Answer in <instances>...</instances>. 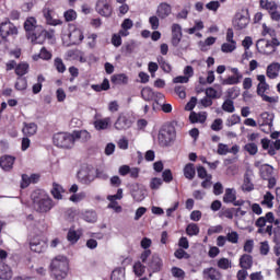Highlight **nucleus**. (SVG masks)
Masks as SVG:
<instances>
[{
    "label": "nucleus",
    "instance_id": "680f3d73",
    "mask_svg": "<svg viewBox=\"0 0 280 280\" xmlns=\"http://www.w3.org/2000/svg\"><path fill=\"white\" fill-rule=\"evenodd\" d=\"M16 91H25L27 89V80L25 78H19L15 82Z\"/></svg>",
    "mask_w": 280,
    "mask_h": 280
},
{
    "label": "nucleus",
    "instance_id": "aec40b11",
    "mask_svg": "<svg viewBox=\"0 0 280 280\" xmlns=\"http://www.w3.org/2000/svg\"><path fill=\"white\" fill-rule=\"evenodd\" d=\"M279 72H280V63L279 62H272L267 67V78L269 80H277L279 78Z\"/></svg>",
    "mask_w": 280,
    "mask_h": 280
},
{
    "label": "nucleus",
    "instance_id": "39448f33",
    "mask_svg": "<svg viewBox=\"0 0 280 280\" xmlns=\"http://www.w3.org/2000/svg\"><path fill=\"white\" fill-rule=\"evenodd\" d=\"M280 46V42L277 38L268 39H259L256 44V47L260 54H265L266 56H270V54H275L277 48Z\"/></svg>",
    "mask_w": 280,
    "mask_h": 280
},
{
    "label": "nucleus",
    "instance_id": "9d476101",
    "mask_svg": "<svg viewBox=\"0 0 280 280\" xmlns=\"http://www.w3.org/2000/svg\"><path fill=\"white\" fill-rule=\"evenodd\" d=\"M63 43L69 47L71 45H80L84 40V33L80 28H73L68 35H63Z\"/></svg>",
    "mask_w": 280,
    "mask_h": 280
},
{
    "label": "nucleus",
    "instance_id": "37998d69",
    "mask_svg": "<svg viewBox=\"0 0 280 280\" xmlns=\"http://www.w3.org/2000/svg\"><path fill=\"white\" fill-rule=\"evenodd\" d=\"M186 233L189 237H194V235H198L200 233V228L196 223H189L186 228Z\"/></svg>",
    "mask_w": 280,
    "mask_h": 280
},
{
    "label": "nucleus",
    "instance_id": "bb28decb",
    "mask_svg": "<svg viewBox=\"0 0 280 280\" xmlns=\"http://www.w3.org/2000/svg\"><path fill=\"white\" fill-rule=\"evenodd\" d=\"M189 119L191 124H205V121H207V112H202V113L191 112Z\"/></svg>",
    "mask_w": 280,
    "mask_h": 280
},
{
    "label": "nucleus",
    "instance_id": "a19ab883",
    "mask_svg": "<svg viewBox=\"0 0 280 280\" xmlns=\"http://www.w3.org/2000/svg\"><path fill=\"white\" fill-rule=\"evenodd\" d=\"M112 280H126V269L125 268H116L112 272Z\"/></svg>",
    "mask_w": 280,
    "mask_h": 280
},
{
    "label": "nucleus",
    "instance_id": "5701e85b",
    "mask_svg": "<svg viewBox=\"0 0 280 280\" xmlns=\"http://www.w3.org/2000/svg\"><path fill=\"white\" fill-rule=\"evenodd\" d=\"M12 279V268L5 265V262L0 261V280H10Z\"/></svg>",
    "mask_w": 280,
    "mask_h": 280
},
{
    "label": "nucleus",
    "instance_id": "a18cd8bd",
    "mask_svg": "<svg viewBox=\"0 0 280 280\" xmlns=\"http://www.w3.org/2000/svg\"><path fill=\"white\" fill-rule=\"evenodd\" d=\"M159 66L162 68L164 73H172V65L165 60L163 57L158 58Z\"/></svg>",
    "mask_w": 280,
    "mask_h": 280
},
{
    "label": "nucleus",
    "instance_id": "e2e57ef3",
    "mask_svg": "<svg viewBox=\"0 0 280 280\" xmlns=\"http://www.w3.org/2000/svg\"><path fill=\"white\" fill-rule=\"evenodd\" d=\"M97 45V34L92 33L88 35V46L90 49H94V47Z\"/></svg>",
    "mask_w": 280,
    "mask_h": 280
},
{
    "label": "nucleus",
    "instance_id": "49530a36",
    "mask_svg": "<svg viewBox=\"0 0 280 280\" xmlns=\"http://www.w3.org/2000/svg\"><path fill=\"white\" fill-rule=\"evenodd\" d=\"M63 19L67 23H71V21H75L78 19V13L73 9H69L63 13Z\"/></svg>",
    "mask_w": 280,
    "mask_h": 280
},
{
    "label": "nucleus",
    "instance_id": "13d9d810",
    "mask_svg": "<svg viewBox=\"0 0 280 280\" xmlns=\"http://www.w3.org/2000/svg\"><path fill=\"white\" fill-rule=\"evenodd\" d=\"M229 100H237L240 97V88H230L226 91Z\"/></svg>",
    "mask_w": 280,
    "mask_h": 280
},
{
    "label": "nucleus",
    "instance_id": "9b49d317",
    "mask_svg": "<svg viewBox=\"0 0 280 280\" xmlns=\"http://www.w3.org/2000/svg\"><path fill=\"white\" fill-rule=\"evenodd\" d=\"M132 127V117L129 114H119L118 118L114 124L116 130H128Z\"/></svg>",
    "mask_w": 280,
    "mask_h": 280
},
{
    "label": "nucleus",
    "instance_id": "2f4dec72",
    "mask_svg": "<svg viewBox=\"0 0 280 280\" xmlns=\"http://www.w3.org/2000/svg\"><path fill=\"white\" fill-rule=\"evenodd\" d=\"M79 211L78 209H74V208H68L66 211H65V220L67 222H75V218H78L79 215Z\"/></svg>",
    "mask_w": 280,
    "mask_h": 280
},
{
    "label": "nucleus",
    "instance_id": "7c9ffc66",
    "mask_svg": "<svg viewBox=\"0 0 280 280\" xmlns=\"http://www.w3.org/2000/svg\"><path fill=\"white\" fill-rule=\"evenodd\" d=\"M51 51L47 50V48L43 47L39 54L33 55V60H51Z\"/></svg>",
    "mask_w": 280,
    "mask_h": 280
},
{
    "label": "nucleus",
    "instance_id": "4c0bfd02",
    "mask_svg": "<svg viewBox=\"0 0 280 280\" xmlns=\"http://www.w3.org/2000/svg\"><path fill=\"white\" fill-rule=\"evenodd\" d=\"M91 89L96 91V93H101V91H108V89H110V81H108V79H104L102 84H92Z\"/></svg>",
    "mask_w": 280,
    "mask_h": 280
},
{
    "label": "nucleus",
    "instance_id": "473e14b6",
    "mask_svg": "<svg viewBox=\"0 0 280 280\" xmlns=\"http://www.w3.org/2000/svg\"><path fill=\"white\" fill-rule=\"evenodd\" d=\"M131 196L136 202H141L142 200H145V190L143 187H138L132 190Z\"/></svg>",
    "mask_w": 280,
    "mask_h": 280
},
{
    "label": "nucleus",
    "instance_id": "052dcab7",
    "mask_svg": "<svg viewBox=\"0 0 280 280\" xmlns=\"http://www.w3.org/2000/svg\"><path fill=\"white\" fill-rule=\"evenodd\" d=\"M171 272H172L173 277H175V279H180V280L185 279V270H183L178 267H173L171 269Z\"/></svg>",
    "mask_w": 280,
    "mask_h": 280
},
{
    "label": "nucleus",
    "instance_id": "393cba45",
    "mask_svg": "<svg viewBox=\"0 0 280 280\" xmlns=\"http://www.w3.org/2000/svg\"><path fill=\"white\" fill-rule=\"evenodd\" d=\"M38 126L34 122H24V127L22 129L23 135L25 137H34V135L37 132Z\"/></svg>",
    "mask_w": 280,
    "mask_h": 280
},
{
    "label": "nucleus",
    "instance_id": "4468645a",
    "mask_svg": "<svg viewBox=\"0 0 280 280\" xmlns=\"http://www.w3.org/2000/svg\"><path fill=\"white\" fill-rule=\"evenodd\" d=\"M96 12L101 16H112L113 15V7L110 5V0H98L96 2Z\"/></svg>",
    "mask_w": 280,
    "mask_h": 280
},
{
    "label": "nucleus",
    "instance_id": "f257e3e1",
    "mask_svg": "<svg viewBox=\"0 0 280 280\" xmlns=\"http://www.w3.org/2000/svg\"><path fill=\"white\" fill-rule=\"evenodd\" d=\"M33 208L37 213H48L54 209V199L47 195L44 190H35L31 195Z\"/></svg>",
    "mask_w": 280,
    "mask_h": 280
},
{
    "label": "nucleus",
    "instance_id": "c85d7f7f",
    "mask_svg": "<svg viewBox=\"0 0 280 280\" xmlns=\"http://www.w3.org/2000/svg\"><path fill=\"white\" fill-rule=\"evenodd\" d=\"M112 119L110 117L97 119L94 121V128L96 130H108V126H110Z\"/></svg>",
    "mask_w": 280,
    "mask_h": 280
},
{
    "label": "nucleus",
    "instance_id": "a878e982",
    "mask_svg": "<svg viewBox=\"0 0 280 280\" xmlns=\"http://www.w3.org/2000/svg\"><path fill=\"white\" fill-rule=\"evenodd\" d=\"M50 194L55 198V200H62L65 188L58 183H52V188L50 190Z\"/></svg>",
    "mask_w": 280,
    "mask_h": 280
},
{
    "label": "nucleus",
    "instance_id": "e433bc0d",
    "mask_svg": "<svg viewBox=\"0 0 280 280\" xmlns=\"http://www.w3.org/2000/svg\"><path fill=\"white\" fill-rule=\"evenodd\" d=\"M275 195L270 191H267L264 195V199L261 201V205H264L265 207H267L268 209H272V207H275Z\"/></svg>",
    "mask_w": 280,
    "mask_h": 280
},
{
    "label": "nucleus",
    "instance_id": "f03ea898",
    "mask_svg": "<svg viewBox=\"0 0 280 280\" xmlns=\"http://www.w3.org/2000/svg\"><path fill=\"white\" fill-rule=\"evenodd\" d=\"M50 270L56 280L67 279L69 272V259L65 256H57L50 264Z\"/></svg>",
    "mask_w": 280,
    "mask_h": 280
},
{
    "label": "nucleus",
    "instance_id": "6e6d98bb",
    "mask_svg": "<svg viewBox=\"0 0 280 280\" xmlns=\"http://www.w3.org/2000/svg\"><path fill=\"white\" fill-rule=\"evenodd\" d=\"M222 109L225 113H235V105H234L233 101H231V100L224 101V103L222 104Z\"/></svg>",
    "mask_w": 280,
    "mask_h": 280
},
{
    "label": "nucleus",
    "instance_id": "3c124183",
    "mask_svg": "<svg viewBox=\"0 0 280 280\" xmlns=\"http://www.w3.org/2000/svg\"><path fill=\"white\" fill-rule=\"evenodd\" d=\"M240 121H242V118L240 117V115L233 114L231 117L228 118L225 126H228V128H231L240 124Z\"/></svg>",
    "mask_w": 280,
    "mask_h": 280
},
{
    "label": "nucleus",
    "instance_id": "bf43d9fd",
    "mask_svg": "<svg viewBox=\"0 0 280 280\" xmlns=\"http://www.w3.org/2000/svg\"><path fill=\"white\" fill-rule=\"evenodd\" d=\"M245 151L248 152L252 156H255L257 152H259V149L257 148V144L255 142H250L245 144Z\"/></svg>",
    "mask_w": 280,
    "mask_h": 280
},
{
    "label": "nucleus",
    "instance_id": "69168bd1",
    "mask_svg": "<svg viewBox=\"0 0 280 280\" xmlns=\"http://www.w3.org/2000/svg\"><path fill=\"white\" fill-rule=\"evenodd\" d=\"M215 40H218L215 37H208L205 42H200V47L202 50L207 49L206 47H211V45H215Z\"/></svg>",
    "mask_w": 280,
    "mask_h": 280
},
{
    "label": "nucleus",
    "instance_id": "412c9836",
    "mask_svg": "<svg viewBox=\"0 0 280 280\" xmlns=\"http://www.w3.org/2000/svg\"><path fill=\"white\" fill-rule=\"evenodd\" d=\"M203 277L205 279H210V280L222 279V275L220 273V271H218V269L213 267L203 269Z\"/></svg>",
    "mask_w": 280,
    "mask_h": 280
},
{
    "label": "nucleus",
    "instance_id": "4d7b16f0",
    "mask_svg": "<svg viewBox=\"0 0 280 280\" xmlns=\"http://www.w3.org/2000/svg\"><path fill=\"white\" fill-rule=\"evenodd\" d=\"M217 266L221 270H229L231 268V260L229 258H221L218 260Z\"/></svg>",
    "mask_w": 280,
    "mask_h": 280
},
{
    "label": "nucleus",
    "instance_id": "603ef678",
    "mask_svg": "<svg viewBox=\"0 0 280 280\" xmlns=\"http://www.w3.org/2000/svg\"><path fill=\"white\" fill-rule=\"evenodd\" d=\"M84 198H86V192L81 191L79 194L74 192L72 196H70L69 200L70 202H74L75 205H78V202H82Z\"/></svg>",
    "mask_w": 280,
    "mask_h": 280
},
{
    "label": "nucleus",
    "instance_id": "6ab92c4d",
    "mask_svg": "<svg viewBox=\"0 0 280 280\" xmlns=\"http://www.w3.org/2000/svg\"><path fill=\"white\" fill-rule=\"evenodd\" d=\"M156 14L159 19H167V16L172 14V5H170L167 2H162L158 7Z\"/></svg>",
    "mask_w": 280,
    "mask_h": 280
},
{
    "label": "nucleus",
    "instance_id": "58836bf2",
    "mask_svg": "<svg viewBox=\"0 0 280 280\" xmlns=\"http://www.w3.org/2000/svg\"><path fill=\"white\" fill-rule=\"evenodd\" d=\"M240 82H242V78L241 77H236V75H231L226 79H223L221 81V84H223V86H233L235 84H240Z\"/></svg>",
    "mask_w": 280,
    "mask_h": 280
},
{
    "label": "nucleus",
    "instance_id": "423d86ee",
    "mask_svg": "<svg viewBox=\"0 0 280 280\" xmlns=\"http://www.w3.org/2000/svg\"><path fill=\"white\" fill-rule=\"evenodd\" d=\"M256 78L259 81L257 85V95H259L264 100V102L275 104L277 100L275 97L266 95V91H270V85L268 84V82H266V75L258 74Z\"/></svg>",
    "mask_w": 280,
    "mask_h": 280
},
{
    "label": "nucleus",
    "instance_id": "c756f323",
    "mask_svg": "<svg viewBox=\"0 0 280 280\" xmlns=\"http://www.w3.org/2000/svg\"><path fill=\"white\" fill-rule=\"evenodd\" d=\"M184 176L188 180H194L196 178V166L192 163H188L184 167Z\"/></svg>",
    "mask_w": 280,
    "mask_h": 280
},
{
    "label": "nucleus",
    "instance_id": "dca6fc26",
    "mask_svg": "<svg viewBox=\"0 0 280 280\" xmlns=\"http://www.w3.org/2000/svg\"><path fill=\"white\" fill-rule=\"evenodd\" d=\"M55 14H56V11H54V9H50L49 7H45L43 9V15L46 19V23L48 25H52V26L62 25V21L54 18Z\"/></svg>",
    "mask_w": 280,
    "mask_h": 280
},
{
    "label": "nucleus",
    "instance_id": "0e129e2a",
    "mask_svg": "<svg viewBox=\"0 0 280 280\" xmlns=\"http://www.w3.org/2000/svg\"><path fill=\"white\" fill-rule=\"evenodd\" d=\"M174 256L176 257V259H189L191 256L185 252V249L179 248L177 250H175Z\"/></svg>",
    "mask_w": 280,
    "mask_h": 280
},
{
    "label": "nucleus",
    "instance_id": "338daca9",
    "mask_svg": "<svg viewBox=\"0 0 280 280\" xmlns=\"http://www.w3.org/2000/svg\"><path fill=\"white\" fill-rule=\"evenodd\" d=\"M222 119L221 118H217L214 119V121L211 125V130H213L214 132H220V130H222Z\"/></svg>",
    "mask_w": 280,
    "mask_h": 280
},
{
    "label": "nucleus",
    "instance_id": "cd10ccee",
    "mask_svg": "<svg viewBox=\"0 0 280 280\" xmlns=\"http://www.w3.org/2000/svg\"><path fill=\"white\" fill-rule=\"evenodd\" d=\"M240 266L243 270H250V268H253V256L248 254L241 256Z\"/></svg>",
    "mask_w": 280,
    "mask_h": 280
},
{
    "label": "nucleus",
    "instance_id": "5fc2aeb1",
    "mask_svg": "<svg viewBox=\"0 0 280 280\" xmlns=\"http://www.w3.org/2000/svg\"><path fill=\"white\" fill-rule=\"evenodd\" d=\"M225 238L230 244H237L240 242V234L236 231L229 232Z\"/></svg>",
    "mask_w": 280,
    "mask_h": 280
},
{
    "label": "nucleus",
    "instance_id": "f704fd0d",
    "mask_svg": "<svg viewBox=\"0 0 280 280\" xmlns=\"http://www.w3.org/2000/svg\"><path fill=\"white\" fill-rule=\"evenodd\" d=\"M154 90L149 86H145L141 90V97L144 102H153L154 100Z\"/></svg>",
    "mask_w": 280,
    "mask_h": 280
},
{
    "label": "nucleus",
    "instance_id": "864d4df0",
    "mask_svg": "<svg viewBox=\"0 0 280 280\" xmlns=\"http://www.w3.org/2000/svg\"><path fill=\"white\" fill-rule=\"evenodd\" d=\"M242 187L244 191H253L254 189L253 182H250V177L248 176V173L244 175V183Z\"/></svg>",
    "mask_w": 280,
    "mask_h": 280
},
{
    "label": "nucleus",
    "instance_id": "4be33fe9",
    "mask_svg": "<svg viewBox=\"0 0 280 280\" xmlns=\"http://www.w3.org/2000/svg\"><path fill=\"white\" fill-rule=\"evenodd\" d=\"M217 89L214 88H208L206 89V95L210 100H220L222 97V86L221 85H215Z\"/></svg>",
    "mask_w": 280,
    "mask_h": 280
},
{
    "label": "nucleus",
    "instance_id": "c03bdc74",
    "mask_svg": "<svg viewBox=\"0 0 280 280\" xmlns=\"http://www.w3.org/2000/svg\"><path fill=\"white\" fill-rule=\"evenodd\" d=\"M38 26L36 25V19L35 18H28L24 23V30L26 32H34Z\"/></svg>",
    "mask_w": 280,
    "mask_h": 280
},
{
    "label": "nucleus",
    "instance_id": "20e7f679",
    "mask_svg": "<svg viewBox=\"0 0 280 280\" xmlns=\"http://www.w3.org/2000/svg\"><path fill=\"white\" fill-rule=\"evenodd\" d=\"M159 144L162 148H167L176 141V130L172 126H164L160 129L158 135Z\"/></svg>",
    "mask_w": 280,
    "mask_h": 280
},
{
    "label": "nucleus",
    "instance_id": "6e6552de",
    "mask_svg": "<svg viewBox=\"0 0 280 280\" xmlns=\"http://www.w3.org/2000/svg\"><path fill=\"white\" fill-rule=\"evenodd\" d=\"M235 33L233 28H228L225 35V43L221 45V51L223 54H233L237 49V42L235 40Z\"/></svg>",
    "mask_w": 280,
    "mask_h": 280
},
{
    "label": "nucleus",
    "instance_id": "72a5a7b5",
    "mask_svg": "<svg viewBox=\"0 0 280 280\" xmlns=\"http://www.w3.org/2000/svg\"><path fill=\"white\" fill-rule=\"evenodd\" d=\"M275 168L271 165L265 164L260 168V175L264 180H268V178L272 177Z\"/></svg>",
    "mask_w": 280,
    "mask_h": 280
},
{
    "label": "nucleus",
    "instance_id": "0eeeda50",
    "mask_svg": "<svg viewBox=\"0 0 280 280\" xmlns=\"http://www.w3.org/2000/svg\"><path fill=\"white\" fill-rule=\"evenodd\" d=\"M54 145H57V148H66L71 149L73 148V133H67V132H59L56 133L52 138Z\"/></svg>",
    "mask_w": 280,
    "mask_h": 280
},
{
    "label": "nucleus",
    "instance_id": "ddd939ff",
    "mask_svg": "<svg viewBox=\"0 0 280 280\" xmlns=\"http://www.w3.org/2000/svg\"><path fill=\"white\" fill-rule=\"evenodd\" d=\"M19 30L12 24V22H2L0 24V36L5 40L8 36H16Z\"/></svg>",
    "mask_w": 280,
    "mask_h": 280
},
{
    "label": "nucleus",
    "instance_id": "de8ad7c7",
    "mask_svg": "<svg viewBox=\"0 0 280 280\" xmlns=\"http://www.w3.org/2000/svg\"><path fill=\"white\" fill-rule=\"evenodd\" d=\"M114 84H126L128 82V75L120 73L112 77Z\"/></svg>",
    "mask_w": 280,
    "mask_h": 280
},
{
    "label": "nucleus",
    "instance_id": "c9c22d12",
    "mask_svg": "<svg viewBox=\"0 0 280 280\" xmlns=\"http://www.w3.org/2000/svg\"><path fill=\"white\" fill-rule=\"evenodd\" d=\"M259 3H260V8H262V10H267V12L269 13L275 12V10L278 9L277 2L275 1L260 0Z\"/></svg>",
    "mask_w": 280,
    "mask_h": 280
},
{
    "label": "nucleus",
    "instance_id": "8fccbe9b",
    "mask_svg": "<svg viewBox=\"0 0 280 280\" xmlns=\"http://www.w3.org/2000/svg\"><path fill=\"white\" fill-rule=\"evenodd\" d=\"M54 65L58 73H65L67 71V66H65L60 57L55 58Z\"/></svg>",
    "mask_w": 280,
    "mask_h": 280
},
{
    "label": "nucleus",
    "instance_id": "09e8293b",
    "mask_svg": "<svg viewBox=\"0 0 280 280\" xmlns=\"http://www.w3.org/2000/svg\"><path fill=\"white\" fill-rule=\"evenodd\" d=\"M30 69V65L22 62L15 67V73L16 75L23 77L27 73Z\"/></svg>",
    "mask_w": 280,
    "mask_h": 280
},
{
    "label": "nucleus",
    "instance_id": "b1692460",
    "mask_svg": "<svg viewBox=\"0 0 280 280\" xmlns=\"http://www.w3.org/2000/svg\"><path fill=\"white\" fill-rule=\"evenodd\" d=\"M81 218L85 222L94 224V222H97V212L95 210H84L81 212Z\"/></svg>",
    "mask_w": 280,
    "mask_h": 280
},
{
    "label": "nucleus",
    "instance_id": "79ce46f5",
    "mask_svg": "<svg viewBox=\"0 0 280 280\" xmlns=\"http://www.w3.org/2000/svg\"><path fill=\"white\" fill-rule=\"evenodd\" d=\"M235 198H236V196H235V189H233V188H228V189L225 190L224 196H223V202H226V203H229V202H235Z\"/></svg>",
    "mask_w": 280,
    "mask_h": 280
},
{
    "label": "nucleus",
    "instance_id": "f3484780",
    "mask_svg": "<svg viewBox=\"0 0 280 280\" xmlns=\"http://www.w3.org/2000/svg\"><path fill=\"white\" fill-rule=\"evenodd\" d=\"M73 144L75 145V141H81V143H86L91 141V133L86 130H77L72 132Z\"/></svg>",
    "mask_w": 280,
    "mask_h": 280
},
{
    "label": "nucleus",
    "instance_id": "2eb2a0df",
    "mask_svg": "<svg viewBox=\"0 0 280 280\" xmlns=\"http://www.w3.org/2000/svg\"><path fill=\"white\" fill-rule=\"evenodd\" d=\"M171 30H172L171 43L173 47H178V45H180V40H183V27L180 26V24H173Z\"/></svg>",
    "mask_w": 280,
    "mask_h": 280
},
{
    "label": "nucleus",
    "instance_id": "774afa93",
    "mask_svg": "<svg viewBox=\"0 0 280 280\" xmlns=\"http://www.w3.org/2000/svg\"><path fill=\"white\" fill-rule=\"evenodd\" d=\"M161 185H163V179L159 177H154L151 179V183H150L151 189H160Z\"/></svg>",
    "mask_w": 280,
    "mask_h": 280
},
{
    "label": "nucleus",
    "instance_id": "a211bd4d",
    "mask_svg": "<svg viewBox=\"0 0 280 280\" xmlns=\"http://www.w3.org/2000/svg\"><path fill=\"white\" fill-rule=\"evenodd\" d=\"M14 161H16L14 156L3 155L0 158V167L3 170V172H10V170L14 167Z\"/></svg>",
    "mask_w": 280,
    "mask_h": 280
},
{
    "label": "nucleus",
    "instance_id": "ea45409f",
    "mask_svg": "<svg viewBox=\"0 0 280 280\" xmlns=\"http://www.w3.org/2000/svg\"><path fill=\"white\" fill-rule=\"evenodd\" d=\"M67 240L70 244H78L80 242V234L74 229H70L67 233Z\"/></svg>",
    "mask_w": 280,
    "mask_h": 280
},
{
    "label": "nucleus",
    "instance_id": "7ed1b4c3",
    "mask_svg": "<svg viewBox=\"0 0 280 280\" xmlns=\"http://www.w3.org/2000/svg\"><path fill=\"white\" fill-rule=\"evenodd\" d=\"M140 259L142 264H145L149 272H159L163 268V260L159 255L152 256V250L147 249L141 253Z\"/></svg>",
    "mask_w": 280,
    "mask_h": 280
},
{
    "label": "nucleus",
    "instance_id": "1a4fd4ad",
    "mask_svg": "<svg viewBox=\"0 0 280 280\" xmlns=\"http://www.w3.org/2000/svg\"><path fill=\"white\" fill-rule=\"evenodd\" d=\"M248 23H250L248 9H243L235 14L233 20V26L235 30H246V27H248Z\"/></svg>",
    "mask_w": 280,
    "mask_h": 280
},
{
    "label": "nucleus",
    "instance_id": "f8f14e48",
    "mask_svg": "<svg viewBox=\"0 0 280 280\" xmlns=\"http://www.w3.org/2000/svg\"><path fill=\"white\" fill-rule=\"evenodd\" d=\"M47 246V240L43 236H35L30 242V248L33 253H45Z\"/></svg>",
    "mask_w": 280,
    "mask_h": 280
}]
</instances>
